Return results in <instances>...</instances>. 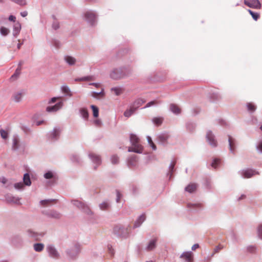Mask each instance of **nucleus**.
I'll use <instances>...</instances> for the list:
<instances>
[{"label": "nucleus", "mask_w": 262, "mask_h": 262, "mask_svg": "<svg viewBox=\"0 0 262 262\" xmlns=\"http://www.w3.org/2000/svg\"><path fill=\"white\" fill-rule=\"evenodd\" d=\"M170 109L174 114H179L181 113L180 108L174 104H170Z\"/></svg>", "instance_id": "6ab92c4d"}, {"label": "nucleus", "mask_w": 262, "mask_h": 262, "mask_svg": "<svg viewBox=\"0 0 262 262\" xmlns=\"http://www.w3.org/2000/svg\"><path fill=\"white\" fill-rule=\"evenodd\" d=\"M23 96V94L22 93H16L13 95L12 99L15 102H19L21 100Z\"/></svg>", "instance_id": "a211bd4d"}, {"label": "nucleus", "mask_w": 262, "mask_h": 262, "mask_svg": "<svg viewBox=\"0 0 262 262\" xmlns=\"http://www.w3.org/2000/svg\"><path fill=\"white\" fill-rule=\"evenodd\" d=\"M197 188V185L195 183H191L185 188V190L188 192L192 193L194 192Z\"/></svg>", "instance_id": "ddd939ff"}, {"label": "nucleus", "mask_w": 262, "mask_h": 262, "mask_svg": "<svg viewBox=\"0 0 262 262\" xmlns=\"http://www.w3.org/2000/svg\"><path fill=\"white\" fill-rule=\"evenodd\" d=\"M13 144H14V147L15 148H16L17 147V145L18 144V141L17 139H14L13 140Z\"/></svg>", "instance_id": "864d4df0"}, {"label": "nucleus", "mask_w": 262, "mask_h": 262, "mask_svg": "<svg viewBox=\"0 0 262 262\" xmlns=\"http://www.w3.org/2000/svg\"><path fill=\"white\" fill-rule=\"evenodd\" d=\"M150 146L152 147V148L154 150H156V145L154 143V142L151 143L150 144Z\"/></svg>", "instance_id": "69168bd1"}, {"label": "nucleus", "mask_w": 262, "mask_h": 262, "mask_svg": "<svg viewBox=\"0 0 262 262\" xmlns=\"http://www.w3.org/2000/svg\"><path fill=\"white\" fill-rule=\"evenodd\" d=\"M223 248V247L221 245L217 246L215 249H214V252L217 253L220 251L221 249Z\"/></svg>", "instance_id": "3c124183"}, {"label": "nucleus", "mask_w": 262, "mask_h": 262, "mask_svg": "<svg viewBox=\"0 0 262 262\" xmlns=\"http://www.w3.org/2000/svg\"><path fill=\"white\" fill-rule=\"evenodd\" d=\"M94 79L93 76H86L80 79H76L75 81H90Z\"/></svg>", "instance_id": "e433bc0d"}, {"label": "nucleus", "mask_w": 262, "mask_h": 262, "mask_svg": "<svg viewBox=\"0 0 262 262\" xmlns=\"http://www.w3.org/2000/svg\"><path fill=\"white\" fill-rule=\"evenodd\" d=\"M135 111V108L132 106L130 109L127 110L124 112V115L126 117H129Z\"/></svg>", "instance_id": "a878e982"}, {"label": "nucleus", "mask_w": 262, "mask_h": 262, "mask_svg": "<svg viewBox=\"0 0 262 262\" xmlns=\"http://www.w3.org/2000/svg\"><path fill=\"white\" fill-rule=\"evenodd\" d=\"M244 3L247 6L254 9H259L261 6L258 0H244Z\"/></svg>", "instance_id": "7ed1b4c3"}, {"label": "nucleus", "mask_w": 262, "mask_h": 262, "mask_svg": "<svg viewBox=\"0 0 262 262\" xmlns=\"http://www.w3.org/2000/svg\"><path fill=\"white\" fill-rule=\"evenodd\" d=\"M112 92H113L116 95L118 96L122 93V90L119 88H114L111 89Z\"/></svg>", "instance_id": "72a5a7b5"}, {"label": "nucleus", "mask_w": 262, "mask_h": 262, "mask_svg": "<svg viewBox=\"0 0 262 262\" xmlns=\"http://www.w3.org/2000/svg\"><path fill=\"white\" fill-rule=\"evenodd\" d=\"M66 62L70 65H74L76 62V59L75 58L70 56H67L64 58Z\"/></svg>", "instance_id": "5701e85b"}, {"label": "nucleus", "mask_w": 262, "mask_h": 262, "mask_svg": "<svg viewBox=\"0 0 262 262\" xmlns=\"http://www.w3.org/2000/svg\"><path fill=\"white\" fill-rule=\"evenodd\" d=\"M74 205L77 206L78 207L84 208L85 207V205L82 202L78 201H74Z\"/></svg>", "instance_id": "58836bf2"}, {"label": "nucleus", "mask_w": 262, "mask_h": 262, "mask_svg": "<svg viewBox=\"0 0 262 262\" xmlns=\"http://www.w3.org/2000/svg\"><path fill=\"white\" fill-rule=\"evenodd\" d=\"M23 183L27 186H30L31 182L30 180V176L28 173H25L23 177Z\"/></svg>", "instance_id": "aec40b11"}, {"label": "nucleus", "mask_w": 262, "mask_h": 262, "mask_svg": "<svg viewBox=\"0 0 262 262\" xmlns=\"http://www.w3.org/2000/svg\"><path fill=\"white\" fill-rule=\"evenodd\" d=\"M20 15L22 17H26L28 15V12L26 11L21 12H20Z\"/></svg>", "instance_id": "e2e57ef3"}, {"label": "nucleus", "mask_w": 262, "mask_h": 262, "mask_svg": "<svg viewBox=\"0 0 262 262\" xmlns=\"http://www.w3.org/2000/svg\"><path fill=\"white\" fill-rule=\"evenodd\" d=\"M61 91L64 94L70 97H71L73 95L69 88L67 86H62L61 87Z\"/></svg>", "instance_id": "b1692460"}, {"label": "nucleus", "mask_w": 262, "mask_h": 262, "mask_svg": "<svg viewBox=\"0 0 262 262\" xmlns=\"http://www.w3.org/2000/svg\"><path fill=\"white\" fill-rule=\"evenodd\" d=\"M110 76L112 78L114 79H118L122 78L123 76L120 72V70L115 69L111 72Z\"/></svg>", "instance_id": "1a4fd4ad"}, {"label": "nucleus", "mask_w": 262, "mask_h": 262, "mask_svg": "<svg viewBox=\"0 0 262 262\" xmlns=\"http://www.w3.org/2000/svg\"><path fill=\"white\" fill-rule=\"evenodd\" d=\"M20 29H21V26L19 23H17L14 25V31L15 32L16 34H17L19 33Z\"/></svg>", "instance_id": "4c0bfd02"}, {"label": "nucleus", "mask_w": 262, "mask_h": 262, "mask_svg": "<svg viewBox=\"0 0 262 262\" xmlns=\"http://www.w3.org/2000/svg\"><path fill=\"white\" fill-rule=\"evenodd\" d=\"M89 85H94L96 88H99L101 86V84L99 83H90Z\"/></svg>", "instance_id": "4d7b16f0"}, {"label": "nucleus", "mask_w": 262, "mask_h": 262, "mask_svg": "<svg viewBox=\"0 0 262 262\" xmlns=\"http://www.w3.org/2000/svg\"><path fill=\"white\" fill-rule=\"evenodd\" d=\"M145 102V101L142 99H138L133 103V107H134L136 110L137 108L143 104Z\"/></svg>", "instance_id": "f3484780"}, {"label": "nucleus", "mask_w": 262, "mask_h": 262, "mask_svg": "<svg viewBox=\"0 0 262 262\" xmlns=\"http://www.w3.org/2000/svg\"><path fill=\"white\" fill-rule=\"evenodd\" d=\"M199 247V245L198 244H194L191 247V249L192 250H195L196 249H198Z\"/></svg>", "instance_id": "680f3d73"}, {"label": "nucleus", "mask_w": 262, "mask_h": 262, "mask_svg": "<svg viewBox=\"0 0 262 262\" xmlns=\"http://www.w3.org/2000/svg\"><path fill=\"white\" fill-rule=\"evenodd\" d=\"M104 96H105V93L104 92V89L102 88L101 89V91L99 93L95 92H93L92 93V96L96 99L103 98L104 97Z\"/></svg>", "instance_id": "f8f14e48"}, {"label": "nucleus", "mask_w": 262, "mask_h": 262, "mask_svg": "<svg viewBox=\"0 0 262 262\" xmlns=\"http://www.w3.org/2000/svg\"><path fill=\"white\" fill-rule=\"evenodd\" d=\"M1 135L2 138L6 139L8 137V132L4 129H1L0 131Z\"/></svg>", "instance_id": "79ce46f5"}, {"label": "nucleus", "mask_w": 262, "mask_h": 262, "mask_svg": "<svg viewBox=\"0 0 262 262\" xmlns=\"http://www.w3.org/2000/svg\"><path fill=\"white\" fill-rule=\"evenodd\" d=\"M157 241V238H155L150 241L148 245L146 247V249L148 251H150L155 249L156 246Z\"/></svg>", "instance_id": "4468645a"}, {"label": "nucleus", "mask_w": 262, "mask_h": 262, "mask_svg": "<svg viewBox=\"0 0 262 262\" xmlns=\"http://www.w3.org/2000/svg\"><path fill=\"white\" fill-rule=\"evenodd\" d=\"M47 249L51 256L54 258L58 257V253L53 247L49 246L48 247Z\"/></svg>", "instance_id": "9b49d317"}, {"label": "nucleus", "mask_w": 262, "mask_h": 262, "mask_svg": "<svg viewBox=\"0 0 262 262\" xmlns=\"http://www.w3.org/2000/svg\"><path fill=\"white\" fill-rule=\"evenodd\" d=\"M169 135L166 133H163L160 135H159L157 139L158 141L161 143H165L167 142V140L169 138Z\"/></svg>", "instance_id": "9d476101"}, {"label": "nucleus", "mask_w": 262, "mask_h": 262, "mask_svg": "<svg viewBox=\"0 0 262 262\" xmlns=\"http://www.w3.org/2000/svg\"><path fill=\"white\" fill-rule=\"evenodd\" d=\"M147 141H148V143H149V145H150L151 143H152V142H152V141L151 138L150 137H149V136H148V137H147Z\"/></svg>", "instance_id": "338daca9"}, {"label": "nucleus", "mask_w": 262, "mask_h": 262, "mask_svg": "<svg viewBox=\"0 0 262 262\" xmlns=\"http://www.w3.org/2000/svg\"><path fill=\"white\" fill-rule=\"evenodd\" d=\"M257 148L258 150H259L261 152H262V141H260L257 147Z\"/></svg>", "instance_id": "6e6d98bb"}, {"label": "nucleus", "mask_w": 262, "mask_h": 262, "mask_svg": "<svg viewBox=\"0 0 262 262\" xmlns=\"http://www.w3.org/2000/svg\"><path fill=\"white\" fill-rule=\"evenodd\" d=\"M80 114L82 117L85 119H87L89 117V113L86 108H82L80 111Z\"/></svg>", "instance_id": "bb28decb"}, {"label": "nucleus", "mask_w": 262, "mask_h": 262, "mask_svg": "<svg viewBox=\"0 0 262 262\" xmlns=\"http://www.w3.org/2000/svg\"><path fill=\"white\" fill-rule=\"evenodd\" d=\"M1 33L3 35H7L9 33V30L8 29L5 27H2L1 28Z\"/></svg>", "instance_id": "a19ab883"}, {"label": "nucleus", "mask_w": 262, "mask_h": 262, "mask_svg": "<svg viewBox=\"0 0 262 262\" xmlns=\"http://www.w3.org/2000/svg\"><path fill=\"white\" fill-rule=\"evenodd\" d=\"M9 20L10 21H13V22H15V20H16V17L15 16H13V15H10L9 17Z\"/></svg>", "instance_id": "5fc2aeb1"}, {"label": "nucleus", "mask_w": 262, "mask_h": 262, "mask_svg": "<svg viewBox=\"0 0 262 262\" xmlns=\"http://www.w3.org/2000/svg\"><path fill=\"white\" fill-rule=\"evenodd\" d=\"M29 233H30V234L31 235V236L32 237H33L35 240H37V241H38L39 240V236H41L42 237L43 236V234H38V233H33V234L32 235V231L31 230H28V231Z\"/></svg>", "instance_id": "c9c22d12"}, {"label": "nucleus", "mask_w": 262, "mask_h": 262, "mask_svg": "<svg viewBox=\"0 0 262 262\" xmlns=\"http://www.w3.org/2000/svg\"><path fill=\"white\" fill-rule=\"evenodd\" d=\"M135 161L136 162V157H132L130 160H129L128 161V164H130V165H132V161Z\"/></svg>", "instance_id": "052dcab7"}, {"label": "nucleus", "mask_w": 262, "mask_h": 262, "mask_svg": "<svg viewBox=\"0 0 262 262\" xmlns=\"http://www.w3.org/2000/svg\"><path fill=\"white\" fill-rule=\"evenodd\" d=\"M89 157L93 160L94 162L98 164V165L101 163V159L99 156L96 155L94 153H91L89 154Z\"/></svg>", "instance_id": "2eb2a0df"}, {"label": "nucleus", "mask_w": 262, "mask_h": 262, "mask_svg": "<svg viewBox=\"0 0 262 262\" xmlns=\"http://www.w3.org/2000/svg\"><path fill=\"white\" fill-rule=\"evenodd\" d=\"M241 173L244 178H250L254 175L259 174L258 172L251 169L244 170L242 171Z\"/></svg>", "instance_id": "20e7f679"}, {"label": "nucleus", "mask_w": 262, "mask_h": 262, "mask_svg": "<svg viewBox=\"0 0 262 262\" xmlns=\"http://www.w3.org/2000/svg\"><path fill=\"white\" fill-rule=\"evenodd\" d=\"M44 177L46 179H49L53 178V174L51 171H48L45 174Z\"/></svg>", "instance_id": "a18cd8bd"}, {"label": "nucleus", "mask_w": 262, "mask_h": 262, "mask_svg": "<svg viewBox=\"0 0 262 262\" xmlns=\"http://www.w3.org/2000/svg\"><path fill=\"white\" fill-rule=\"evenodd\" d=\"M150 146L152 147V148L154 150H156V145L154 143V142L151 143L150 144Z\"/></svg>", "instance_id": "0e129e2a"}, {"label": "nucleus", "mask_w": 262, "mask_h": 262, "mask_svg": "<svg viewBox=\"0 0 262 262\" xmlns=\"http://www.w3.org/2000/svg\"><path fill=\"white\" fill-rule=\"evenodd\" d=\"M158 103V102L157 101L154 100V101H150V102L147 103L146 104V106H145V107H148L152 105L157 104Z\"/></svg>", "instance_id": "49530a36"}, {"label": "nucleus", "mask_w": 262, "mask_h": 262, "mask_svg": "<svg viewBox=\"0 0 262 262\" xmlns=\"http://www.w3.org/2000/svg\"><path fill=\"white\" fill-rule=\"evenodd\" d=\"M92 111H93V114L94 117L97 118L98 116L99 115V110L97 107L94 105H92L91 106Z\"/></svg>", "instance_id": "c756f323"}, {"label": "nucleus", "mask_w": 262, "mask_h": 262, "mask_svg": "<svg viewBox=\"0 0 262 262\" xmlns=\"http://www.w3.org/2000/svg\"><path fill=\"white\" fill-rule=\"evenodd\" d=\"M111 161L114 164H117L119 162V158L117 156H113L111 158Z\"/></svg>", "instance_id": "c03bdc74"}, {"label": "nucleus", "mask_w": 262, "mask_h": 262, "mask_svg": "<svg viewBox=\"0 0 262 262\" xmlns=\"http://www.w3.org/2000/svg\"><path fill=\"white\" fill-rule=\"evenodd\" d=\"M60 133V130L59 129L55 128L51 135V137L52 138H57L59 137Z\"/></svg>", "instance_id": "cd10ccee"}, {"label": "nucleus", "mask_w": 262, "mask_h": 262, "mask_svg": "<svg viewBox=\"0 0 262 262\" xmlns=\"http://www.w3.org/2000/svg\"><path fill=\"white\" fill-rule=\"evenodd\" d=\"M59 97H53L51 99V100L49 101V103H55L58 99H59Z\"/></svg>", "instance_id": "603ef678"}, {"label": "nucleus", "mask_w": 262, "mask_h": 262, "mask_svg": "<svg viewBox=\"0 0 262 262\" xmlns=\"http://www.w3.org/2000/svg\"><path fill=\"white\" fill-rule=\"evenodd\" d=\"M110 207V205L107 202H104L100 205V208L101 210H107Z\"/></svg>", "instance_id": "f704fd0d"}, {"label": "nucleus", "mask_w": 262, "mask_h": 262, "mask_svg": "<svg viewBox=\"0 0 262 262\" xmlns=\"http://www.w3.org/2000/svg\"><path fill=\"white\" fill-rule=\"evenodd\" d=\"M228 140L229 143L230 150L231 152L233 153L235 149L234 140L231 136H229Z\"/></svg>", "instance_id": "dca6fc26"}, {"label": "nucleus", "mask_w": 262, "mask_h": 262, "mask_svg": "<svg viewBox=\"0 0 262 262\" xmlns=\"http://www.w3.org/2000/svg\"><path fill=\"white\" fill-rule=\"evenodd\" d=\"M146 216L144 214H142L139 217L138 220L136 222L134 227H139L145 220Z\"/></svg>", "instance_id": "412c9836"}, {"label": "nucleus", "mask_w": 262, "mask_h": 262, "mask_svg": "<svg viewBox=\"0 0 262 262\" xmlns=\"http://www.w3.org/2000/svg\"><path fill=\"white\" fill-rule=\"evenodd\" d=\"M163 121V118L162 117H155L152 119V122L154 123L157 125L159 126L162 124V122Z\"/></svg>", "instance_id": "393cba45"}, {"label": "nucleus", "mask_w": 262, "mask_h": 262, "mask_svg": "<svg viewBox=\"0 0 262 262\" xmlns=\"http://www.w3.org/2000/svg\"><path fill=\"white\" fill-rule=\"evenodd\" d=\"M63 105L62 102L60 101L53 106H49L46 108V111L48 112H55L60 109Z\"/></svg>", "instance_id": "6e6552de"}, {"label": "nucleus", "mask_w": 262, "mask_h": 262, "mask_svg": "<svg viewBox=\"0 0 262 262\" xmlns=\"http://www.w3.org/2000/svg\"><path fill=\"white\" fill-rule=\"evenodd\" d=\"M248 11L255 20H257L259 18V14L258 13L254 12L251 10H248Z\"/></svg>", "instance_id": "7c9ffc66"}, {"label": "nucleus", "mask_w": 262, "mask_h": 262, "mask_svg": "<svg viewBox=\"0 0 262 262\" xmlns=\"http://www.w3.org/2000/svg\"><path fill=\"white\" fill-rule=\"evenodd\" d=\"M117 202H119V200L121 197V194L120 193V192L119 191H117Z\"/></svg>", "instance_id": "bf43d9fd"}, {"label": "nucleus", "mask_w": 262, "mask_h": 262, "mask_svg": "<svg viewBox=\"0 0 262 262\" xmlns=\"http://www.w3.org/2000/svg\"><path fill=\"white\" fill-rule=\"evenodd\" d=\"M206 139L210 145L213 147H216L217 146V141L214 139V136L211 132L209 131L207 132L206 134Z\"/></svg>", "instance_id": "39448f33"}, {"label": "nucleus", "mask_w": 262, "mask_h": 262, "mask_svg": "<svg viewBox=\"0 0 262 262\" xmlns=\"http://www.w3.org/2000/svg\"><path fill=\"white\" fill-rule=\"evenodd\" d=\"M52 27L55 30L57 29L59 27V23L57 21L54 22Z\"/></svg>", "instance_id": "8fccbe9b"}, {"label": "nucleus", "mask_w": 262, "mask_h": 262, "mask_svg": "<svg viewBox=\"0 0 262 262\" xmlns=\"http://www.w3.org/2000/svg\"><path fill=\"white\" fill-rule=\"evenodd\" d=\"M258 234L259 238L262 239V224L259 225L258 228Z\"/></svg>", "instance_id": "de8ad7c7"}, {"label": "nucleus", "mask_w": 262, "mask_h": 262, "mask_svg": "<svg viewBox=\"0 0 262 262\" xmlns=\"http://www.w3.org/2000/svg\"><path fill=\"white\" fill-rule=\"evenodd\" d=\"M220 163V160L219 159H215L213 160V162L211 164V166L214 168H216L217 166V165L219 164Z\"/></svg>", "instance_id": "ea45409f"}, {"label": "nucleus", "mask_w": 262, "mask_h": 262, "mask_svg": "<svg viewBox=\"0 0 262 262\" xmlns=\"http://www.w3.org/2000/svg\"><path fill=\"white\" fill-rule=\"evenodd\" d=\"M24 186V184L21 182L15 183L14 184V187L17 189H23Z\"/></svg>", "instance_id": "37998d69"}, {"label": "nucleus", "mask_w": 262, "mask_h": 262, "mask_svg": "<svg viewBox=\"0 0 262 262\" xmlns=\"http://www.w3.org/2000/svg\"><path fill=\"white\" fill-rule=\"evenodd\" d=\"M248 110L251 112H253L256 110V106L252 103H248L247 104Z\"/></svg>", "instance_id": "473e14b6"}, {"label": "nucleus", "mask_w": 262, "mask_h": 262, "mask_svg": "<svg viewBox=\"0 0 262 262\" xmlns=\"http://www.w3.org/2000/svg\"><path fill=\"white\" fill-rule=\"evenodd\" d=\"M7 201L15 204H19V199L15 197H10L7 199Z\"/></svg>", "instance_id": "2f4dec72"}, {"label": "nucleus", "mask_w": 262, "mask_h": 262, "mask_svg": "<svg viewBox=\"0 0 262 262\" xmlns=\"http://www.w3.org/2000/svg\"><path fill=\"white\" fill-rule=\"evenodd\" d=\"M52 201L51 200H42L40 202V203L43 206H46L49 204Z\"/></svg>", "instance_id": "09e8293b"}, {"label": "nucleus", "mask_w": 262, "mask_h": 262, "mask_svg": "<svg viewBox=\"0 0 262 262\" xmlns=\"http://www.w3.org/2000/svg\"><path fill=\"white\" fill-rule=\"evenodd\" d=\"M85 18L87 21H89L93 25L95 21L96 15L93 12L87 11L85 13Z\"/></svg>", "instance_id": "423d86ee"}, {"label": "nucleus", "mask_w": 262, "mask_h": 262, "mask_svg": "<svg viewBox=\"0 0 262 262\" xmlns=\"http://www.w3.org/2000/svg\"><path fill=\"white\" fill-rule=\"evenodd\" d=\"M44 245L42 244H35L34 245V248L36 251L40 252L43 249Z\"/></svg>", "instance_id": "c85d7f7f"}, {"label": "nucleus", "mask_w": 262, "mask_h": 262, "mask_svg": "<svg viewBox=\"0 0 262 262\" xmlns=\"http://www.w3.org/2000/svg\"><path fill=\"white\" fill-rule=\"evenodd\" d=\"M0 182L5 184L7 182V179L4 177H2L0 178Z\"/></svg>", "instance_id": "13d9d810"}, {"label": "nucleus", "mask_w": 262, "mask_h": 262, "mask_svg": "<svg viewBox=\"0 0 262 262\" xmlns=\"http://www.w3.org/2000/svg\"><path fill=\"white\" fill-rule=\"evenodd\" d=\"M130 141L132 143V147H129L128 149V151L129 152H134L139 154L142 153L143 147L139 144V139L138 137L134 134H131L130 135Z\"/></svg>", "instance_id": "f257e3e1"}, {"label": "nucleus", "mask_w": 262, "mask_h": 262, "mask_svg": "<svg viewBox=\"0 0 262 262\" xmlns=\"http://www.w3.org/2000/svg\"><path fill=\"white\" fill-rule=\"evenodd\" d=\"M113 231H114V232L115 233V234H116V235H117L118 236H122V237L126 236L128 233V229L125 228L121 225L116 226L114 228Z\"/></svg>", "instance_id": "f03ea898"}, {"label": "nucleus", "mask_w": 262, "mask_h": 262, "mask_svg": "<svg viewBox=\"0 0 262 262\" xmlns=\"http://www.w3.org/2000/svg\"><path fill=\"white\" fill-rule=\"evenodd\" d=\"M193 206H194V207H202V205L201 204H192V205Z\"/></svg>", "instance_id": "774afa93"}, {"label": "nucleus", "mask_w": 262, "mask_h": 262, "mask_svg": "<svg viewBox=\"0 0 262 262\" xmlns=\"http://www.w3.org/2000/svg\"><path fill=\"white\" fill-rule=\"evenodd\" d=\"M180 257L187 262H193V254L191 252H185L182 254Z\"/></svg>", "instance_id": "0eeeda50"}, {"label": "nucleus", "mask_w": 262, "mask_h": 262, "mask_svg": "<svg viewBox=\"0 0 262 262\" xmlns=\"http://www.w3.org/2000/svg\"><path fill=\"white\" fill-rule=\"evenodd\" d=\"M22 64H23V62L21 61H20L19 63L18 67L17 68V69L16 70L14 74L11 76V78H17L19 75V74H20L21 70V67Z\"/></svg>", "instance_id": "4be33fe9"}]
</instances>
